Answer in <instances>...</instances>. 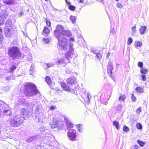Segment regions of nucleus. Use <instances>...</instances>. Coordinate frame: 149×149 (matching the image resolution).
<instances>
[{"label": "nucleus", "mask_w": 149, "mask_h": 149, "mask_svg": "<svg viewBox=\"0 0 149 149\" xmlns=\"http://www.w3.org/2000/svg\"><path fill=\"white\" fill-rule=\"evenodd\" d=\"M54 34L55 37H70L72 36V33L71 31L65 30L62 25L58 24L56 26Z\"/></svg>", "instance_id": "nucleus-1"}, {"label": "nucleus", "mask_w": 149, "mask_h": 149, "mask_svg": "<svg viewBox=\"0 0 149 149\" xmlns=\"http://www.w3.org/2000/svg\"><path fill=\"white\" fill-rule=\"evenodd\" d=\"M39 93L35 84L32 83H28L24 86V93L28 97L36 95Z\"/></svg>", "instance_id": "nucleus-2"}, {"label": "nucleus", "mask_w": 149, "mask_h": 149, "mask_svg": "<svg viewBox=\"0 0 149 149\" xmlns=\"http://www.w3.org/2000/svg\"><path fill=\"white\" fill-rule=\"evenodd\" d=\"M24 119V116H22L19 115H16L10 118L8 122L11 127H17L22 124Z\"/></svg>", "instance_id": "nucleus-3"}, {"label": "nucleus", "mask_w": 149, "mask_h": 149, "mask_svg": "<svg viewBox=\"0 0 149 149\" xmlns=\"http://www.w3.org/2000/svg\"><path fill=\"white\" fill-rule=\"evenodd\" d=\"M58 41L59 48L61 49L66 50L68 47V43L70 44L72 43L71 41L74 40V38H70L68 40L67 38H57Z\"/></svg>", "instance_id": "nucleus-4"}, {"label": "nucleus", "mask_w": 149, "mask_h": 149, "mask_svg": "<svg viewBox=\"0 0 149 149\" xmlns=\"http://www.w3.org/2000/svg\"><path fill=\"white\" fill-rule=\"evenodd\" d=\"M8 53V56L13 59H19L21 55L19 48L16 47H13L9 48Z\"/></svg>", "instance_id": "nucleus-5"}, {"label": "nucleus", "mask_w": 149, "mask_h": 149, "mask_svg": "<svg viewBox=\"0 0 149 149\" xmlns=\"http://www.w3.org/2000/svg\"><path fill=\"white\" fill-rule=\"evenodd\" d=\"M12 21L10 19H8L5 23V27L4 28V32L5 36L7 37H10L13 35L14 31L13 30Z\"/></svg>", "instance_id": "nucleus-6"}, {"label": "nucleus", "mask_w": 149, "mask_h": 149, "mask_svg": "<svg viewBox=\"0 0 149 149\" xmlns=\"http://www.w3.org/2000/svg\"><path fill=\"white\" fill-rule=\"evenodd\" d=\"M73 45V44L72 43H71L70 44V46H69V51L65 54V58L68 60H69L70 58L72 57L73 54L74 49L72 47V46Z\"/></svg>", "instance_id": "nucleus-7"}, {"label": "nucleus", "mask_w": 149, "mask_h": 149, "mask_svg": "<svg viewBox=\"0 0 149 149\" xmlns=\"http://www.w3.org/2000/svg\"><path fill=\"white\" fill-rule=\"evenodd\" d=\"M76 131L73 129L69 130L68 133V136L70 138L71 140L74 141L76 137Z\"/></svg>", "instance_id": "nucleus-8"}, {"label": "nucleus", "mask_w": 149, "mask_h": 149, "mask_svg": "<svg viewBox=\"0 0 149 149\" xmlns=\"http://www.w3.org/2000/svg\"><path fill=\"white\" fill-rule=\"evenodd\" d=\"M42 105L40 104L37 105L35 110V116L36 118H38L41 113Z\"/></svg>", "instance_id": "nucleus-9"}, {"label": "nucleus", "mask_w": 149, "mask_h": 149, "mask_svg": "<svg viewBox=\"0 0 149 149\" xmlns=\"http://www.w3.org/2000/svg\"><path fill=\"white\" fill-rule=\"evenodd\" d=\"M113 70V66L112 63L109 62L107 65V72L110 77H112V71Z\"/></svg>", "instance_id": "nucleus-10"}, {"label": "nucleus", "mask_w": 149, "mask_h": 149, "mask_svg": "<svg viewBox=\"0 0 149 149\" xmlns=\"http://www.w3.org/2000/svg\"><path fill=\"white\" fill-rule=\"evenodd\" d=\"M21 114L26 117H29L31 115L28 109H21Z\"/></svg>", "instance_id": "nucleus-11"}, {"label": "nucleus", "mask_w": 149, "mask_h": 149, "mask_svg": "<svg viewBox=\"0 0 149 149\" xmlns=\"http://www.w3.org/2000/svg\"><path fill=\"white\" fill-rule=\"evenodd\" d=\"M67 81L69 84L71 85H72L77 82L75 78L74 77L69 78L67 79Z\"/></svg>", "instance_id": "nucleus-12"}, {"label": "nucleus", "mask_w": 149, "mask_h": 149, "mask_svg": "<svg viewBox=\"0 0 149 149\" xmlns=\"http://www.w3.org/2000/svg\"><path fill=\"white\" fill-rule=\"evenodd\" d=\"M50 32L49 28L46 26H45L42 32V34L45 36H47Z\"/></svg>", "instance_id": "nucleus-13"}, {"label": "nucleus", "mask_w": 149, "mask_h": 149, "mask_svg": "<svg viewBox=\"0 0 149 149\" xmlns=\"http://www.w3.org/2000/svg\"><path fill=\"white\" fill-rule=\"evenodd\" d=\"M147 29V27L146 26H141L139 29V31L141 35H143L145 33Z\"/></svg>", "instance_id": "nucleus-14"}, {"label": "nucleus", "mask_w": 149, "mask_h": 149, "mask_svg": "<svg viewBox=\"0 0 149 149\" xmlns=\"http://www.w3.org/2000/svg\"><path fill=\"white\" fill-rule=\"evenodd\" d=\"M37 139V136L36 135L31 136L26 140V142L29 143L35 141Z\"/></svg>", "instance_id": "nucleus-15"}, {"label": "nucleus", "mask_w": 149, "mask_h": 149, "mask_svg": "<svg viewBox=\"0 0 149 149\" xmlns=\"http://www.w3.org/2000/svg\"><path fill=\"white\" fill-rule=\"evenodd\" d=\"M3 2L5 4L8 5H13L15 3V1L13 0H3Z\"/></svg>", "instance_id": "nucleus-16"}, {"label": "nucleus", "mask_w": 149, "mask_h": 149, "mask_svg": "<svg viewBox=\"0 0 149 149\" xmlns=\"http://www.w3.org/2000/svg\"><path fill=\"white\" fill-rule=\"evenodd\" d=\"M50 125L52 128H54L58 126V122L56 121L55 122L54 121L53 122H51Z\"/></svg>", "instance_id": "nucleus-17"}, {"label": "nucleus", "mask_w": 149, "mask_h": 149, "mask_svg": "<svg viewBox=\"0 0 149 149\" xmlns=\"http://www.w3.org/2000/svg\"><path fill=\"white\" fill-rule=\"evenodd\" d=\"M66 126L68 129L72 128L73 127V124L68 120L66 119Z\"/></svg>", "instance_id": "nucleus-18"}, {"label": "nucleus", "mask_w": 149, "mask_h": 149, "mask_svg": "<svg viewBox=\"0 0 149 149\" xmlns=\"http://www.w3.org/2000/svg\"><path fill=\"white\" fill-rule=\"evenodd\" d=\"M35 102L33 100L29 102L26 104L27 106L30 108H32L35 105Z\"/></svg>", "instance_id": "nucleus-19"}, {"label": "nucleus", "mask_w": 149, "mask_h": 149, "mask_svg": "<svg viewBox=\"0 0 149 149\" xmlns=\"http://www.w3.org/2000/svg\"><path fill=\"white\" fill-rule=\"evenodd\" d=\"M76 17L73 16L72 15H71L70 17V20L71 21V22L74 24H75L76 23Z\"/></svg>", "instance_id": "nucleus-20"}, {"label": "nucleus", "mask_w": 149, "mask_h": 149, "mask_svg": "<svg viewBox=\"0 0 149 149\" xmlns=\"http://www.w3.org/2000/svg\"><path fill=\"white\" fill-rule=\"evenodd\" d=\"M54 64L52 63H45L43 64V67L44 69H46L52 66Z\"/></svg>", "instance_id": "nucleus-21"}, {"label": "nucleus", "mask_w": 149, "mask_h": 149, "mask_svg": "<svg viewBox=\"0 0 149 149\" xmlns=\"http://www.w3.org/2000/svg\"><path fill=\"white\" fill-rule=\"evenodd\" d=\"M3 113L4 115L7 116H10L12 114L11 110H4L3 111Z\"/></svg>", "instance_id": "nucleus-22"}, {"label": "nucleus", "mask_w": 149, "mask_h": 149, "mask_svg": "<svg viewBox=\"0 0 149 149\" xmlns=\"http://www.w3.org/2000/svg\"><path fill=\"white\" fill-rule=\"evenodd\" d=\"M142 42L140 41H136L134 42V45L136 48L137 47H141L142 45Z\"/></svg>", "instance_id": "nucleus-23"}, {"label": "nucleus", "mask_w": 149, "mask_h": 149, "mask_svg": "<svg viewBox=\"0 0 149 149\" xmlns=\"http://www.w3.org/2000/svg\"><path fill=\"white\" fill-rule=\"evenodd\" d=\"M5 17L4 16L0 15V25H2L4 22Z\"/></svg>", "instance_id": "nucleus-24"}, {"label": "nucleus", "mask_w": 149, "mask_h": 149, "mask_svg": "<svg viewBox=\"0 0 149 149\" xmlns=\"http://www.w3.org/2000/svg\"><path fill=\"white\" fill-rule=\"evenodd\" d=\"M45 20L47 26L49 27H50L51 26V23L50 21V20L46 18L45 19Z\"/></svg>", "instance_id": "nucleus-25"}, {"label": "nucleus", "mask_w": 149, "mask_h": 149, "mask_svg": "<svg viewBox=\"0 0 149 149\" xmlns=\"http://www.w3.org/2000/svg\"><path fill=\"white\" fill-rule=\"evenodd\" d=\"M34 65L32 64L30 68V74L31 75H33L34 74Z\"/></svg>", "instance_id": "nucleus-26"}, {"label": "nucleus", "mask_w": 149, "mask_h": 149, "mask_svg": "<svg viewBox=\"0 0 149 149\" xmlns=\"http://www.w3.org/2000/svg\"><path fill=\"white\" fill-rule=\"evenodd\" d=\"M148 72V70L147 69L142 68L140 70V72L143 74H146Z\"/></svg>", "instance_id": "nucleus-27"}, {"label": "nucleus", "mask_w": 149, "mask_h": 149, "mask_svg": "<svg viewBox=\"0 0 149 149\" xmlns=\"http://www.w3.org/2000/svg\"><path fill=\"white\" fill-rule=\"evenodd\" d=\"M45 81L47 84L50 85L51 84V81L50 78L48 76H47L45 78Z\"/></svg>", "instance_id": "nucleus-28"}, {"label": "nucleus", "mask_w": 149, "mask_h": 149, "mask_svg": "<svg viewBox=\"0 0 149 149\" xmlns=\"http://www.w3.org/2000/svg\"><path fill=\"white\" fill-rule=\"evenodd\" d=\"M68 8L70 10L73 11L75 10L76 7L75 6L71 5L70 6H69V7H68Z\"/></svg>", "instance_id": "nucleus-29"}, {"label": "nucleus", "mask_w": 149, "mask_h": 149, "mask_svg": "<svg viewBox=\"0 0 149 149\" xmlns=\"http://www.w3.org/2000/svg\"><path fill=\"white\" fill-rule=\"evenodd\" d=\"M113 125L114 126H115L116 127V128L117 129H118L119 128V125L118 123L116 121H114L113 122Z\"/></svg>", "instance_id": "nucleus-30"}, {"label": "nucleus", "mask_w": 149, "mask_h": 149, "mask_svg": "<svg viewBox=\"0 0 149 149\" xmlns=\"http://www.w3.org/2000/svg\"><path fill=\"white\" fill-rule=\"evenodd\" d=\"M136 91L137 92L139 93H142L143 92V90L142 88L139 87H138L136 89Z\"/></svg>", "instance_id": "nucleus-31"}, {"label": "nucleus", "mask_w": 149, "mask_h": 149, "mask_svg": "<svg viewBox=\"0 0 149 149\" xmlns=\"http://www.w3.org/2000/svg\"><path fill=\"white\" fill-rule=\"evenodd\" d=\"M65 63V59L63 58L61 59H59L56 62V63L58 65L61 64H62Z\"/></svg>", "instance_id": "nucleus-32"}, {"label": "nucleus", "mask_w": 149, "mask_h": 149, "mask_svg": "<svg viewBox=\"0 0 149 149\" xmlns=\"http://www.w3.org/2000/svg\"><path fill=\"white\" fill-rule=\"evenodd\" d=\"M125 98V95H121L119 97V100L121 101H123Z\"/></svg>", "instance_id": "nucleus-33"}, {"label": "nucleus", "mask_w": 149, "mask_h": 149, "mask_svg": "<svg viewBox=\"0 0 149 149\" xmlns=\"http://www.w3.org/2000/svg\"><path fill=\"white\" fill-rule=\"evenodd\" d=\"M63 89L65 90L66 91H69V92H71L72 91H73V90L72 89H71L69 87L67 86V85L65 86V87Z\"/></svg>", "instance_id": "nucleus-34"}, {"label": "nucleus", "mask_w": 149, "mask_h": 149, "mask_svg": "<svg viewBox=\"0 0 149 149\" xmlns=\"http://www.w3.org/2000/svg\"><path fill=\"white\" fill-rule=\"evenodd\" d=\"M16 68V67L14 65H13L11 66L10 68V72L12 73L13 72V71L14 70H15Z\"/></svg>", "instance_id": "nucleus-35"}, {"label": "nucleus", "mask_w": 149, "mask_h": 149, "mask_svg": "<svg viewBox=\"0 0 149 149\" xmlns=\"http://www.w3.org/2000/svg\"><path fill=\"white\" fill-rule=\"evenodd\" d=\"M136 128L139 130L142 129V125L140 123H138L136 125Z\"/></svg>", "instance_id": "nucleus-36"}, {"label": "nucleus", "mask_w": 149, "mask_h": 149, "mask_svg": "<svg viewBox=\"0 0 149 149\" xmlns=\"http://www.w3.org/2000/svg\"><path fill=\"white\" fill-rule=\"evenodd\" d=\"M123 130L124 131L127 132L129 130V128L126 126H124L123 127Z\"/></svg>", "instance_id": "nucleus-37"}, {"label": "nucleus", "mask_w": 149, "mask_h": 149, "mask_svg": "<svg viewBox=\"0 0 149 149\" xmlns=\"http://www.w3.org/2000/svg\"><path fill=\"white\" fill-rule=\"evenodd\" d=\"M27 59L28 61H31L32 59V56L31 54L29 53L27 55Z\"/></svg>", "instance_id": "nucleus-38"}, {"label": "nucleus", "mask_w": 149, "mask_h": 149, "mask_svg": "<svg viewBox=\"0 0 149 149\" xmlns=\"http://www.w3.org/2000/svg\"><path fill=\"white\" fill-rule=\"evenodd\" d=\"M137 143L141 146H143L145 144L144 143L139 140L137 141Z\"/></svg>", "instance_id": "nucleus-39"}, {"label": "nucleus", "mask_w": 149, "mask_h": 149, "mask_svg": "<svg viewBox=\"0 0 149 149\" xmlns=\"http://www.w3.org/2000/svg\"><path fill=\"white\" fill-rule=\"evenodd\" d=\"M43 40L44 41V42H45L46 44L49 43V40L47 38H44L43 39Z\"/></svg>", "instance_id": "nucleus-40"}, {"label": "nucleus", "mask_w": 149, "mask_h": 149, "mask_svg": "<svg viewBox=\"0 0 149 149\" xmlns=\"http://www.w3.org/2000/svg\"><path fill=\"white\" fill-rule=\"evenodd\" d=\"M122 106L121 104H119L116 108V110L118 111H121Z\"/></svg>", "instance_id": "nucleus-41"}, {"label": "nucleus", "mask_w": 149, "mask_h": 149, "mask_svg": "<svg viewBox=\"0 0 149 149\" xmlns=\"http://www.w3.org/2000/svg\"><path fill=\"white\" fill-rule=\"evenodd\" d=\"M96 56L97 57V58L100 60L102 58V55L100 53H98L96 54Z\"/></svg>", "instance_id": "nucleus-42"}, {"label": "nucleus", "mask_w": 149, "mask_h": 149, "mask_svg": "<svg viewBox=\"0 0 149 149\" xmlns=\"http://www.w3.org/2000/svg\"><path fill=\"white\" fill-rule=\"evenodd\" d=\"M138 66L141 68H142L143 66V63L141 62H139L138 63Z\"/></svg>", "instance_id": "nucleus-43"}, {"label": "nucleus", "mask_w": 149, "mask_h": 149, "mask_svg": "<svg viewBox=\"0 0 149 149\" xmlns=\"http://www.w3.org/2000/svg\"><path fill=\"white\" fill-rule=\"evenodd\" d=\"M133 40L132 38H129L128 40L127 44L128 45H130L132 42Z\"/></svg>", "instance_id": "nucleus-44"}, {"label": "nucleus", "mask_w": 149, "mask_h": 149, "mask_svg": "<svg viewBox=\"0 0 149 149\" xmlns=\"http://www.w3.org/2000/svg\"><path fill=\"white\" fill-rule=\"evenodd\" d=\"M116 6L118 8H120L123 7V5L121 3L118 2L116 3Z\"/></svg>", "instance_id": "nucleus-45"}, {"label": "nucleus", "mask_w": 149, "mask_h": 149, "mask_svg": "<svg viewBox=\"0 0 149 149\" xmlns=\"http://www.w3.org/2000/svg\"><path fill=\"white\" fill-rule=\"evenodd\" d=\"M132 32L134 33L136 32V26H133L132 28Z\"/></svg>", "instance_id": "nucleus-46"}, {"label": "nucleus", "mask_w": 149, "mask_h": 149, "mask_svg": "<svg viewBox=\"0 0 149 149\" xmlns=\"http://www.w3.org/2000/svg\"><path fill=\"white\" fill-rule=\"evenodd\" d=\"M115 32L114 28H111L110 29V34L113 35Z\"/></svg>", "instance_id": "nucleus-47"}, {"label": "nucleus", "mask_w": 149, "mask_h": 149, "mask_svg": "<svg viewBox=\"0 0 149 149\" xmlns=\"http://www.w3.org/2000/svg\"><path fill=\"white\" fill-rule=\"evenodd\" d=\"M131 98L132 101L134 102L135 101L136 98L134 96V95L133 94H132Z\"/></svg>", "instance_id": "nucleus-48"}, {"label": "nucleus", "mask_w": 149, "mask_h": 149, "mask_svg": "<svg viewBox=\"0 0 149 149\" xmlns=\"http://www.w3.org/2000/svg\"><path fill=\"white\" fill-rule=\"evenodd\" d=\"M66 84L64 82H61V86L63 88L65 87V86H66Z\"/></svg>", "instance_id": "nucleus-49"}, {"label": "nucleus", "mask_w": 149, "mask_h": 149, "mask_svg": "<svg viewBox=\"0 0 149 149\" xmlns=\"http://www.w3.org/2000/svg\"><path fill=\"white\" fill-rule=\"evenodd\" d=\"M24 11L22 10L19 13V17H21L24 15Z\"/></svg>", "instance_id": "nucleus-50"}, {"label": "nucleus", "mask_w": 149, "mask_h": 149, "mask_svg": "<svg viewBox=\"0 0 149 149\" xmlns=\"http://www.w3.org/2000/svg\"><path fill=\"white\" fill-rule=\"evenodd\" d=\"M65 3L67 6L69 7V6L71 5V3L70 1H68V0H65Z\"/></svg>", "instance_id": "nucleus-51"}, {"label": "nucleus", "mask_w": 149, "mask_h": 149, "mask_svg": "<svg viewBox=\"0 0 149 149\" xmlns=\"http://www.w3.org/2000/svg\"><path fill=\"white\" fill-rule=\"evenodd\" d=\"M141 108L140 107H139L137 109L136 112L137 113L139 114L141 112Z\"/></svg>", "instance_id": "nucleus-52"}, {"label": "nucleus", "mask_w": 149, "mask_h": 149, "mask_svg": "<svg viewBox=\"0 0 149 149\" xmlns=\"http://www.w3.org/2000/svg\"><path fill=\"white\" fill-rule=\"evenodd\" d=\"M87 97L89 101L90 99L91 98V94L90 93H89V92L88 93Z\"/></svg>", "instance_id": "nucleus-53"}, {"label": "nucleus", "mask_w": 149, "mask_h": 149, "mask_svg": "<svg viewBox=\"0 0 149 149\" xmlns=\"http://www.w3.org/2000/svg\"><path fill=\"white\" fill-rule=\"evenodd\" d=\"M141 76H142V80L143 81H145V80H146V76L145 75L142 74V75Z\"/></svg>", "instance_id": "nucleus-54"}, {"label": "nucleus", "mask_w": 149, "mask_h": 149, "mask_svg": "<svg viewBox=\"0 0 149 149\" xmlns=\"http://www.w3.org/2000/svg\"><path fill=\"white\" fill-rule=\"evenodd\" d=\"M2 29L0 27V37H3V36L2 35Z\"/></svg>", "instance_id": "nucleus-55"}, {"label": "nucleus", "mask_w": 149, "mask_h": 149, "mask_svg": "<svg viewBox=\"0 0 149 149\" xmlns=\"http://www.w3.org/2000/svg\"><path fill=\"white\" fill-rule=\"evenodd\" d=\"M81 124H79L78 125V128L79 130V131L81 132Z\"/></svg>", "instance_id": "nucleus-56"}, {"label": "nucleus", "mask_w": 149, "mask_h": 149, "mask_svg": "<svg viewBox=\"0 0 149 149\" xmlns=\"http://www.w3.org/2000/svg\"><path fill=\"white\" fill-rule=\"evenodd\" d=\"M56 109V107L55 106H52L50 108V110H54Z\"/></svg>", "instance_id": "nucleus-57"}, {"label": "nucleus", "mask_w": 149, "mask_h": 149, "mask_svg": "<svg viewBox=\"0 0 149 149\" xmlns=\"http://www.w3.org/2000/svg\"><path fill=\"white\" fill-rule=\"evenodd\" d=\"M23 33V34L24 35V36L26 37H29L27 36V33H25V32H24L22 31Z\"/></svg>", "instance_id": "nucleus-58"}, {"label": "nucleus", "mask_w": 149, "mask_h": 149, "mask_svg": "<svg viewBox=\"0 0 149 149\" xmlns=\"http://www.w3.org/2000/svg\"><path fill=\"white\" fill-rule=\"evenodd\" d=\"M65 72L67 74H69L70 72L69 69H68L67 70H65Z\"/></svg>", "instance_id": "nucleus-59"}, {"label": "nucleus", "mask_w": 149, "mask_h": 149, "mask_svg": "<svg viewBox=\"0 0 149 149\" xmlns=\"http://www.w3.org/2000/svg\"><path fill=\"white\" fill-rule=\"evenodd\" d=\"M110 53L109 52H108L107 54V58H108L109 56L110 55Z\"/></svg>", "instance_id": "nucleus-60"}, {"label": "nucleus", "mask_w": 149, "mask_h": 149, "mask_svg": "<svg viewBox=\"0 0 149 149\" xmlns=\"http://www.w3.org/2000/svg\"><path fill=\"white\" fill-rule=\"evenodd\" d=\"M79 2L80 3H84L83 0H79Z\"/></svg>", "instance_id": "nucleus-61"}, {"label": "nucleus", "mask_w": 149, "mask_h": 149, "mask_svg": "<svg viewBox=\"0 0 149 149\" xmlns=\"http://www.w3.org/2000/svg\"><path fill=\"white\" fill-rule=\"evenodd\" d=\"M3 11L4 12H5L6 14H5L4 13H2L3 14V15H8L7 14V12H6V10H3Z\"/></svg>", "instance_id": "nucleus-62"}, {"label": "nucleus", "mask_w": 149, "mask_h": 149, "mask_svg": "<svg viewBox=\"0 0 149 149\" xmlns=\"http://www.w3.org/2000/svg\"><path fill=\"white\" fill-rule=\"evenodd\" d=\"M77 37H78V38H79V37H82V36H81V34H79L78 35H77Z\"/></svg>", "instance_id": "nucleus-63"}, {"label": "nucleus", "mask_w": 149, "mask_h": 149, "mask_svg": "<svg viewBox=\"0 0 149 149\" xmlns=\"http://www.w3.org/2000/svg\"><path fill=\"white\" fill-rule=\"evenodd\" d=\"M6 79L8 80H9L10 79V77H6Z\"/></svg>", "instance_id": "nucleus-64"}]
</instances>
